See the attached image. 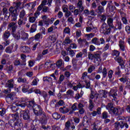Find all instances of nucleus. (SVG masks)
Returning <instances> with one entry per match:
<instances>
[{"label":"nucleus","mask_w":130,"mask_h":130,"mask_svg":"<svg viewBox=\"0 0 130 130\" xmlns=\"http://www.w3.org/2000/svg\"><path fill=\"white\" fill-rule=\"evenodd\" d=\"M102 116L103 119H106V118H108V113L106 111H104L102 114Z\"/></svg>","instance_id":"864d4df0"},{"label":"nucleus","mask_w":130,"mask_h":130,"mask_svg":"<svg viewBox=\"0 0 130 130\" xmlns=\"http://www.w3.org/2000/svg\"><path fill=\"white\" fill-rule=\"evenodd\" d=\"M59 110L60 112H61V113H63V114H66V113H68V112L70 111V110L69 109V108L66 107L60 108Z\"/></svg>","instance_id":"7c9ffc66"},{"label":"nucleus","mask_w":130,"mask_h":130,"mask_svg":"<svg viewBox=\"0 0 130 130\" xmlns=\"http://www.w3.org/2000/svg\"><path fill=\"white\" fill-rule=\"evenodd\" d=\"M13 5H14V7L11 6L10 8H11L12 11H14L15 14L17 16V17H18L19 16V12H18V10H19V9H20V10L24 9V6L21 7L22 3L20 2H14Z\"/></svg>","instance_id":"1a4fd4ad"},{"label":"nucleus","mask_w":130,"mask_h":130,"mask_svg":"<svg viewBox=\"0 0 130 130\" xmlns=\"http://www.w3.org/2000/svg\"><path fill=\"white\" fill-rule=\"evenodd\" d=\"M88 76V73L87 72H85L82 74V76L81 77V80H83L85 81L86 80V77Z\"/></svg>","instance_id":"774afa93"},{"label":"nucleus","mask_w":130,"mask_h":130,"mask_svg":"<svg viewBox=\"0 0 130 130\" xmlns=\"http://www.w3.org/2000/svg\"><path fill=\"white\" fill-rule=\"evenodd\" d=\"M3 13L5 15V18H6L7 20L10 19V17L11 16V21L13 22H16L18 19V16L15 14V11L10 7L8 11L7 8H3Z\"/></svg>","instance_id":"7ed1b4c3"},{"label":"nucleus","mask_w":130,"mask_h":130,"mask_svg":"<svg viewBox=\"0 0 130 130\" xmlns=\"http://www.w3.org/2000/svg\"><path fill=\"white\" fill-rule=\"evenodd\" d=\"M88 58L90 60H93L94 59V54L91 53L90 52H88Z\"/></svg>","instance_id":"338daca9"},{"label":"nucleus","mask_w":130,"mask_h":130,"mask_svg":"<svg viewBox=\"0 0 130 130\" xmlns=\"http://www.w3.org/2000/svg\"><path fill=\"white\" fill-rule=\"evenodd\" d=\"M98 74H102L103 78L105 79L106 77H107V68L106 67H104L103 68L102 66H100L97 72Z\"/></svg>","instance_id":"f8f14e48"},{"label":"nucleus","mask_w":130,"mask_h":130,"mask_svg":"<svg viewBox=\"0 0 130 130\" xmlns=\"http://www.w3.org/2000/svg\"><path fill=\"white\" fill-rule=\"evenodd\" d=\"M42 11H41V13H47L48 11H49V7H46V6H44L43 7L42 9Z\"/></svg>","instance_id":"052dcab7"},{"label":"nucleus","mask_w":130,"mask_h":130,"mask_svg":"<svg viewBox=\"0 0 130 130\" xmlns=\"http://www.w3.org/2000/svg\"><path fill=\"white\" fill-rule=\"evenodd\" d=\"M71 110L69 112V114H73L75 111L78 110V103H75L71 106Z\"/></svg>","instance_id":"b1692460"},{"label":"nucleus","mask_w":130,"mask_h":130,"mask_svg":"<svg viewBox=\"0 0 130 130\" xmlns=\"http://www.w3.org/2000/svg\"><path fill=\"white\" fill-rule=\"evenodd\" d=\"M119 46L122 51H124V50H125V48L124 47V43L123 41H120L119 42Z\"/></svg>","instance_id":"ea45409f"},{"label":"nucleus","mask_w":130,"mask_h":130,"mask_svg":"<svg viewBox=\"0 0 130 130\" xmlns=\"http://www.w3.org/2000/svg\"><path fill=\"white\" fill-rule=\"evenodd\" d=\"M6 101L8 102H13L14 100V95L12 93L8 94L6 98Z\"/></svg>","instance_id":"2f4dec72"},{"label":"nucleus","mask_w":130,"mask_h":130,"mask_svg":"<svg viewBox=\"0 0 130 130\" xmlns=\"http://www.w3.org/2000/svg\"><path fill=\"white\" fill-rule=\"evenodd\" d=\"M46 4H47V0H43L40 5H39L38 8L42 10V8L43 7H45L46 6Z\"/></svg>","instance_id":"09e8293b"},{"label":"nucleus","mask_w":130,"mask_h":130,"mask_svg":"<svg viewBox=\"0 0 130 130\" xmlns=\"http://www.w3.org/2000/svg\"><path fill=\"white\" fill-rule=\"evenodd\" d=\"M95 12L97 13L99 16H101V15H102V13H104V12H105L104 7L99 5L97 9H95Z\"/></svg>","instance_id":"6ab92c4d"},{"label":"nucleus","mask_w":130,"mask_h":130,"mask_svg":"<svg viewBox=\"0 0 130 130\" xmlns=\"http://www.w3.org/2000/svg\"><path fill=\"white\" fill-rule=\"evenodd\" d=\"M71 42H72V41H71L70 38L67 37L66 38L65 40L63 42V44L65 46H67L68 44H70Z\"/></svg>","instance_id":"49530a36"},{"label":"nucleus","mask_w":130,"mask_h":130,"mask_svg":"<svg viewBox=\"0 0 130 130\" xmlns=\"http://www.w3.org/2000/svg\"><path fill=\"white\" fill-rule=\"evenodd\" d=\"M34 38L36 41H38L40 39V38H43V35L42 33L39 32L35 36Z\"/></svg>","instance_id":"4c0bfd02"},{"label":"nucleus","mask_w":130,"mask_h":130,"mask_svg":"<svg viewBox=\"0 0 130 130\" xmlns=\"http://www.w3.org/2000/svg\"><path fill=\"white\" fill-rule=\"evenodd\" d=\"M26 16V11L25 10L22 9L19 13V18L24 19L27 20V17H25Z\"/></svg>","instance_id":"c85d7f7f"},{"label":"nucleus","mask_w":130,"mask_h":130,"mask_svg":"<svg viewBox=\"0 0 130 130\" xmlns=\"http://www.w3.org/2000/svg\"><path fill=\"white\" fill-rule=\"evenodd\" d=\"M43 81L47 82L51 86H53V81H52V78L51 77H44Z\"/></svg>","instance_id":"393cba45"},{"label":"nucleus","mask_w":130,"mask_h":130,"mask_svg":"<svg viewBox=\"0 0 130 130\" xmlns=\"http://www.w3.org/2000/svg\"><path fill=\"white\" fill-rule=\"evenodd\" d=\"M9 123L10 124V126L14 127V128H18V127H23L24 126V123L21 119H17L15 121V119H11L9 121Z\"/></svg>","instance_id":"423d86ee"},{"label":"nucleus","mask_w":130,"mask_h":130,"mask_svg":"<svg viewBox=\"0 0 130 130\" xmlns=\"http://www.w3.org/2000/svg\"><path fill=\"white\" fill-rule=\"evenodd\" d=\"M26 106L28 109L31 110L32 109L34 114H36L37 112L41 110L42 108L41 105L35 103L34 101H28L26 102Z\"/></svg>","instance_id":"39448f33"},{"label":"nucleus","mask_w":130,"mask_h":130,"mask_svg":"<svg viewBox=\"0 0 130 130\" xmlns=\"http://www.w3.org/2000/svg\"><path fill=\"white\" fill-rule=\"evenodd\" d=\"M17 82L18 83H26V82H27V80L26 79V78L19 77L17 79Z\"/></svg>","instance_id":"4d7b16f0"},{"label":"nucleus","mask_w":130,"mask_h":130,"mask_svg":"<svg viewBox=\"0 0 130 130\" xmlns=\"http://www.w3.org/2000/svg\"><path fill=\"white\" fill-rule=\"evenodd\" d=\"M107 24L108 26L112 28V29H113V28H114V25H113V19L111 18H108Z\"/></svg>","instance_id":"cd10ccee"},{"label":"nucleus","mask_w":130,"mask_h":130,"mask_svg":"<svg viewBox=\"0 0 130 130\" xmlns=\"http://www.w3.org/2000/svg\"><path fill=\"white\" fill-rule=\"evenodd\" d=\"M49 39L52 41L53 43H54L55 41H56V38L55 37V36L52 35V36H50L49 37Z\"/></svg>","instance_id":"69168bd1"},{"label":"nucleus","mask_w":130,"mask_h":130,"mask_svg":"<svg viewBox=\"0 0 130 130\" xmlns=\"http://www.w3.org/2000/svg\"><path fill=\"white\" fill-rule=\"evenodd\" d=\"M40 46H41L40 43H39V42L36 43L32 47L31 49H32V50L35 51V50H36V48H39V47H40Z\"/></svg>","instance_id":"3c124183"},{"label":"nucleus","mask_w":130,"mask_h":130,"mask_svg":"<svg viewBox=\"0 0 130 130\" xmlns=\"http://www.w3.org/2000/svg\"><path fill=\"white\" fill-rule=\"evenodd\" d=\"M95 2L98 6H100L101 4L102 5V7H105V6H106V4H107V1L106 0L102 1H101V0H95Z\"/></svg>","instance_id":"c756f323"},{"label":"nucleus","mask_w":130,"mask_h":130,"mask_svg":"<svg viewBox=\"0 0 130 130\" xmlns=\"http://www.w3.org/2000/svg\"><path fill=\"white\" fill-rule=\"evenodd\" d=\"M105 107L107 110H108L109 113H112L114 114L116 116H118L119 115H121L124 112L123 108L120 107H115L113 103H109Z\"/></svg>","instance_id":"f257e3e1"},{"label":"nucleus","mask_w":130,"mask_h":130,"mask_svg":"<svg viewBox=\"0 0 130 130\" xmlns=\"http://www.w3.org/2000/svg\"><path fill=\"white\" fill-rule=\"evenodd\" d=\"M78 2L77 3V8L80 13H82L85 9L84 6H83V0H78Z\"/></svg>","instance_id":"412c9836"},{"label":"nucleus","mask_w":130,"mask_h":130,"mask_svg":"<svg viewBox=\"0 0 130 130\" xmlns=\"http://www.w3.org/2000/svg\"><path fill=\"white\" fill-rule=\"evenodd\" d=\"M120 15L121 17V21H122L123 23L125 24V25H127V19H126L125 17L123 16L125 15L124 13L120 12Z\"/></svg>","instance_id":"72a5a7b5"},{"label":"nucleus","mask_w":130,"mask_h":130,"mask_svg":"<svg viewBox=\"0 0 130 130\" xmlns=\"http://www.w3.org/2000/svg\"><path fill=\"white\" fill-rule=\"evenodd\" d=\"M89 102V104L88 106V108L90 111H93V108H94V104L93 103V100L90 99Z\"/></svg>","instance_id":"a19ab883"},{"label":"nucleus","mask_w":130,"mask_h":130,"mask_svg":"<svg viewBox=\"0 0 130 130\" xmlns=\"http://www.w3.org/2000/svg\"><path fill=\"white\" fill-rule=\"evenodd\" d=\"M26 21H27V19H25L24 18H19L17 22L19 28H22L23 25L26 24Z\"/></svg>","instance_id":"5701e85b"},{"label":"nucleus","mask_w":130,"mask_h":130,"mask_svg":"<svg viewBox=\"0 0 130 130\" xmlns=\"http://www.w3.org/2000/svg\"><path fill=\"white\" fill-rule=\"evenodd\" d=\"M115 60H116L117 62H118L119 66H120V68L121 70H123L125 68V66H124V61L122 59V57H115L114 58Z\"/></svg>","instance_id":"4468645a"},{"label":"nucleus","mask_w":130,"mask_h":130,"mask_svg":"<svg viewBox=\"0 0 130 130\" xmlns=\"http://www.w3.org/2000/svg\"><path fill=\"white\" fill-rule=\"evenodd\" d=\"M122 26H123V25L122 24V22H121L120 21H118V20H117L115 26L114 25V27L113 29L114 31H116V30H121V29H122Z\"/></svg>","instance_id":"dca6fc26"},{"label":"nucleus","mask_w":130,"mask_h":130,"mask_svg":"<svg viewBox=\"0 0 130 130\" xmlns=\"http://www.w3.org/2000/svg\"><path fill=\"white\" fill-rule=\"evenodd\" d=\"M115 127L116 130H121L122 128H128V124L123 121H117L115 123Z\"/></svg>","instance_id":"6e6552de"},{"label":"nucleus","mask_w":130,"mask_h":130,"mask_svg":"<svg viewBox=\"0 0 130 130\" xmlns=\"http://www.w3.org/2000/svg\"><path fill=\"white\" fill-rule=\"evenodd\" d=\"M106 10L108 11V12H109V13H112L114 12L115 10H116V7H115L114 5H111L110 4L108 3Z\"/></svg>","instance_id":"4be33fe9"},{"label":"nucleus","mask_w":130,"mask_h":130,"mask_svg":"<svg viewBox=\"0 0 130 130\" xmlns=\"http://www.w3.org/2000/svg\"><path fill=\"white\" fill-rule=\"evenodd\" d=\"M91 42L95 45L99 46L100 45V41H99V39L98 38H94L91 40Z\"/></svg>","instance_id":"c9c22d12"},{"label":"nucleus","mask_w":130,"mask_h":130,"mask_svg":"<svg viewBox=\"0 0 130 130\" xmlns=\"http://www.w3.org/2000/svg\"><path fill=\"white\" fill-rule=\"evenodd\" d=\"M67 95L70 96L71 97H73L74 96V91L71 89H69L67 91Z\"/></svg>","instance_id":"680f3d73"},{"label":"nucleus","mask_w":130,"mask_h":130,"mask_svg":"<svg viewBox=\"0 0 130 130\" xmlns=\"http://www.w3.org/2000/svg\"><path fill=\"white\" fill-rule=\"evenodd\" d=\"M64 64V63L63 62V61L61 59H59L56 62V66L58 68H60V67L63 66Z\"/></svg>","instance_id":"58836bf2"},{"label":"nucleus","mask_w":130,"mask_h":130,"mask_svg":"<svg viewBox=\"0 0 130 130\" xmlns=\"http://www.w3.org/2000/svg\"><path fill=\"white\" fill-rule=\"evenodd\" d=\"M5 129V122L4 120L0 119V130Z\"/></svg>","instance_id":"6e6d98bb"},{"label":"nucleus","mask_w":130,"mask_h":130,"mask_svg":"<svg viewBox=\"0 0 130 130\" xmlns=\"http://www.w3.org/2000/svg\"><path fill=\"white\" fill-rule=\"evenodd\" d=\"M20 56L22 60H23L22 66H26V57H27V56L25 54H21Z\"/></svg>","instance_id":"79ce46f5"},{"label":"nucleus","mask_w":130,"mask_h":130,"mask_svg":"<svg viewBox=\"0 0 130 130\" xmlns=\"http://www.w3.org/2000/svg\"><path fill=\"white\" fill-rule=\"evenodd\" d=\"M41 96H43L44 99V102H47V93L46 92L42 91Z\"/></svg>","instance_id":"603ef678"},{"label":"nucleus","mask_w":130,"mask_h":130,"mask_svg":"<svg viewBox=\"0 0 130 130\" xmlns=\"http://www.w3.org/2000/svg\"><path fill=\"white\" fill-rule=\"evenodd\" d=\"M42 10V9H41V8H39V7L37 8V10L34 14V17L36 18H38V16H39V15H40V14H41L40 11Z\"/></svg>","instance_id":"37998d69"},{"label":"nucleus","mask_w":130,"mask_h":130,"mask_svg":"<svg viewBox=\"0 0 130 130\" xmlns=\"http://www.w3.org/2000/svg\"><path fill=\"white\" fill-rule=\"evenodd\" d=\"M93 60L94 63H98L101 62V53L100 52H96L94 53Z\"/></svg>","instance_id":"ddd939ff"},{"label":"nucleus","mask_w":130,"mask_h":130,"mask_svg":"<svg viewBox=\"0 0 130 130\" xmlns=\"http://www.w3.org/2000/svg\"><path fill=\"white\" fill-rule=\"evenodd\" d=\"M120 74H121V71H120V66H118L115 71V75L117 76H120Z\"/></svg>","instance_id":"de8ad7c7"},{"label":"nucleus","mask_w":130,"mask_h":130,"mask_svg":"<svg viewBox=\"0 0 130 130\" xmlns=\"http://www.w3.org/2000/svg\"><path fill=\"white\" fill-rule=\"evenodd\" d=\"M95 70V66L91 65L88 69L87 72L89 74H91L93 71Z\"/></svg>","instance_id":"13d9d810"},{"label":"nucleus","mask_w":130,"mask_h":130,"mask_svg":"<svg viewBox=\"0 0 130 130\" xmlns=\"http://www.w3.org/2000/svg\"><path fill=\"white\" fill-rule=\"evenodd\" d=\"M52 117L54 118V119H59L61 117V116H60V114H58V113H54L52 114Z\"/></svg>","instance_id":"a18cd8bd"},{"label":"nucleus","mask_w":130,"mask_h":130,"mask_svg":"<svg viewBox=\"0 0 130 130\" xmlns=\"http://www.w3.org/2000/svg\"><path fill=\"white\" fill-rule=\"evenodd\" d=\"M37 30V25L36 24H33L30 27V29L29 30L30 33H34Z\"/></svg>","instance_id":"e433bc0d"},{"label":"nucleus","mask_w":130,"mask_h":130,"mask_svg":"<svg viewBox=\"0 0 130 130\" xmlns=\"http://www.w3.org/2000/svg\"><path fill=\"white\" fill-rule=\"evenodd\" d=\"M109 97H112L114 100H117V90L112 89L108 93Z\"/></svg>","instance_id":"2eb2a0df"},{"label":"nucleus","mask_w":130,"mask_h":130,"mask_svg":"<svg viewBox=\"0 0 130 130\" xmlns=\"http://www.w3.org/2000/svg\"><path fill=\"white\" fill-rule=\"evenodd\" d=\"M100 32L104 35H109L111 32V27H109L106 23L104 22L101 26Z\"/></svg>","instance_id":"0eeeda50"},{"label":"nucleus","mask_w":130,"mask_h":130,"mask_svg":"<svg viewBox=\"0 0 130 130\" xmlns=\"http://www.w3.org/2000/svg\"><path fill=\"white\" fill-rule=\"evenodd\" d=\"M18 25L16 22H11L8 26V30H9L11 35L16 40H20L21 39V34L19 32H16Z\"/></svg>","instance_id":"f03ea898"},{"label":"nucleus","mask_w":130,"mask_h":130,"mask_svg":"<svg viewBox=\"0 0 130 130\" xmlns=\"http://www.w3.org/2000/svg\"><path fill=\"white\" fill-rule=\"evenodd\" d=\"M64 80V76L62 75H60L59 78V80L57 81V84H60L61 82Z\"/></svg>","instance_id":"bf43d9fd"},{"label":"nucleus","mask_w":130,"mask_h":130,"mask_svg":"<svg viewBox=\"0 0 130 130\" xmlns=\"http://www.w3.org/2000/svg\"><path fill=\"white\" fill-rule=\"evenodd\" d=\"M99 92V93L98 95L100 98H107V94H108L107 90H100Z\"/></svg>","instance_id":"a211bd4d"},{"label":"nucleus","mask_w":130,"mask_h":130,"mask_svg":"<svg viewBox=\"0 0 130 130\" xmlns=\"http://www.w3.org/2000/svg\"><path fill=\"white\" fill-rule=\"evenodd\" d=\"M21 50L24 53H29L31 51V49L28 46H21Z\"/></svg>","instance_id":"bb28decb"},{"label":"nucleus","mask_w":130,"mask_h":130,"mask_svg":"<svg viewBox=\"0 0 130 130\" xmlns=\"http://www.w3.org/2000/svg\"><path fill=\"white\" fill-rule=\"evenodd\" d=\"M13 117L14 118V120H17L18 119V117H19V114L18 113H16L15 114H10L9 116L7 117V119H10V117Z\"/></svg>","instance_id":"473e14b6"},{"label":"nucleus","mask_w":130,"mask_h":130,"mask_svg":"<svg viewBox=\"0 0 130 130\" xmlns=\"http://www.w3.org/2000/svg\"><path fill=\"white\" fill-rule=\"evenodd\" d=\"M95 34H92V33H90L89 34H86L85 35V36H86V39L87 40H89L90 38H92V37H94Z\"/></svg>","instance_id":"e2e57ef3"},{"label":"nucleus","mask_w":130,"mask_h":130,"mask_svg":"<svg viewBox=\"0 0 130 130\" xmlns=\"http://www.w3.org/2000/svg\"><path fill=\"white\" fill-rule=\"evenodd\" d=\"M84 83H85L86 89H89L91 86V82L90 81H87V80H84Z\"/></svg>","instance_id":"5fc2aeb1"},{"label":"nucleus","mask_w":130,"mask_h":130,"mask_svg":"<svg viewBox=\"0 0 130 130\" xmlns=\"http://www.w3.org/2000/svg\"><path fill=\"white\" fill-rule=\"evenodd\" d=\"M12 50H13V46L7 47L6 49V52L7 53H12Z\"/></svg>","instance_id":"0e129e2a"},{"label":"nucleus","mask_w":130,"mask_h":130,"mask_svg":"<svg viewBox=\"0 0 130 130\" xmlns=\"http://www.w3.org/2000/svg\"><path fill=\"white\" fill-rule=\"evenodd\" d=\"M14 84H15L14 79H10L8 80L6 84V86L8 88L5 89L4 91V93H5V94H8V93H10L11 92V89H13V88H14Z\"/></svg>","instance_id":"9d476101"},{"label":"nucleus","mask_w":130,"mask_h":130,"mask_svg":"<svg viewBox=\"0 0 130 130\" xmlns=\"http://www.w3.org/2000/svg\"><path fill=\"white\" fill-rule=\"evenodd\" d=\"M21 117H22L23 120L26 121H30V113L29 110H23L21 113Z\"/></svg>","instance_id":"9b49d317"},{"label":"nucleus","mask_w":130,"mask_h":130,"mask_svg":"<svg viewBox=\"0 0 130 130\" xmlns=\"http://www.w3.org/2000/svg\"><path fill=\"white\" fill-rule=\"evenodd\" d=\"M28 38H29V35L27 33H26L25 32H23L21 33V39H22L23 41L27 40Z\"/></svg>","instance_id":"f704fd0d"},{"label":"nucleus","mask_w":130,"mask_h":130,"mask_svg":"<svg viewBox=\"0 0 130 130\" xmlns=\"http://www.w3.org/2000/svg\"><path fill=\"white\" fill-rule=\"evenodd\" d=\"M11 36V32L8 31H5V32L3 34L2 38L4 40V41H7L8 39H9V38Z\"/></svg>","instance_id":"a878e982"},{"label":"nucleus","mask_w":130,"mask_h":130,"mask_svg":"<svg viewBox=\"0 0 130 130\" xmlns=\"http://www.w3.org/2000/svg\"><path fill=\"white\" fill-rule=\"evenodd\" d=\"M36 116H41L39 119V122L41 124H46L47 123V120L49 119V116L43 111V109L42 108L38 111L35 114Z\"/></svg>","instance_id":"20e7f679"},{"label":"nucleus","mask_w":130,"mask_h":130,"mask_svg":"<svg viewBox=\"0 0 130 130\" xmlns=\"http://www.w3.org/2000/svg\"><path fill=\"white\" fill-rule=\"evenodd\" d=\"M64 105V102L61 100H60L55 105V107H58L59 106H62Z\"/></svg>","instance_id":"8fccbe9b"},{"label":"nucleus","mask_w":130,"mask_h":130,"mask_svg":"<svg viewBox=\"0 0 130 130\" xmlns=\"http://www.w3.org/2000/svg\"><path fill=\"white\" fill-rule=\"evenodd\" d=\"M26 100V99L21 98L19 101V104L17 106H20L21 108L26 107V106H27Z\"/></svg>","instance_id":"f3484780"},{"label":"nucleus","mask_w":130,"mask_h":130,"mask_svg":"<svg viewBox=\"0 0 130 130\" xmlns=\"http://www.w3.org/2000/svg\"><path fill=\"white\" fill-rule=\"evenodd\" d=\"M70 127L71 121H70V120H68L65 123V127L63 130H70Z\"/></svg>","instance_id":"c03bdc74"},{"label":"nucleus","mask_w":130,"mask_h":130,"mask_svg":"<svg viewBox=\"0 0 130 130\" xmlns=\"http://www.w3.org/2000/svg\"><path fill=\"white\" fill-rule=\"evenodd\" d=\"M63 12L64 13V17L65 18H69L71 17V16H73V14H72V12H71L69 9L67 7H64L63 9Z\"/></svg>","instance_id":"aec40b11"}]
</instances>
